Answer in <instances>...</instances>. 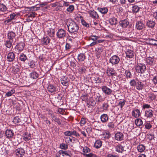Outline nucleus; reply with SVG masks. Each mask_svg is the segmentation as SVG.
Here are the masks:
<instances>
[{"label":"nucleus","instance_id":"obj_1","mask_svg":"<svg viewBox=\"0 0 157 157\" xmlns=\"http://www.w3.org/2000/svg\"><path fill=\"white\" fill-rule=\"evenodd\" d=\"M67 25L68 31L71 33L72 37L73 38L77 37L79 34L78 31L79 27L76 23L73 21H69Z\"/></svg>","mask_w":157,"mask_h":157},{"label":"nucleus","instance_id":"obj_2","mask_svg":"<svg viewBox=\"0 0 157 157\" xmlns=\"http://www.w3.org/2000/svg\"><path fill=\"white\" fill-rule=\"evenodd\" d=\"M146 69V65L145 64L141 63L138 64L135 67V69L136 71L138 73H144Z\"/></svg>","mask_w":157,"mask_h":157},{"label":"nucleus","instance_id":"obj_3","mask_svg":"<svg viewBox=\"0 0 157 157\" xmlns=\"http://www.w3.org/2000/svg\"><path fill=\"white\" fill-rule=\"evenodd\" d=\"M120 58L117 55H114L111 56L109 60V61L112 65L117 64L120 62Z\"/></svg>","mask_w":157,"mask_h":157},{"label":"nucleus","instance_id":"obj_4","mask_svg":"<svg viewBox=\"0 0 157 157\" xmlns=\"http://www.w3.org/2000/svg\"><path fill=\"white\" fill-rule=\"evenodd\" d=\"M56 35L58 38L63 39L66 36V31L64 29H59L57 32Z\"/></svg>","mask_w":157,"mask_h":157},{"label":"nucleus","instance_id":"obj_5","mask_svg":"<svg viewBox=\"0 0 157 157\" xmlns=\"http://www.w3.org/2000/svg\"><path fill=\"white\" fill-rule=\"evenodd\" d=\"M102 92L105 94L109 95L112 94V90L106 86H103L101 87Z\"/></svg>","mask_w":157,"mask_h":157},{"label":"nucleus","instance_id":"obj_6","mask_svg":"<svg viewBox=\"0 0 157 157\" xmlns=\"http://www.w3.org/2000/svg\"><path fill=\"white\" fill-rule=\"evenodd\" d=\"M106 73L109 76H116L117 73L114 69L110 67H108L106 70Z\"/></svg>","mask_w":157,"mask_h":157},{"label":"nucleus","instance_id":"obj_7","mask_svg":"<svg viewBox=\"0 0 157 157\" xmlns=\"http://www.w3.org/2000/svg\"><path fill=\"white\" fill-rule=\"evenodd\" d=\"M47 89L48 91L51 93L56 92L58 90V89L56 86L52 84H50L48 85L47 87Z\"/></svg>","mask_w":157,"mask_h":157},{"label":"nucleus","instance_id":"obj_8","mask_svg":"<svg viewBox=\"0 0 157 157\" xmlns=\"http://www.w3.org/2000/svg\"><path fill=\"white\" fill-rule=\"evenodd\" d=\"M15 152L16 155L19 157H22L25 154V151L23 148H17Z\"/></svg>","mask_w":157,"mask_h":157},{"label":"nucleus","instance_id":"obj_9","mask_svg":"<svg viewBox=\"0 0 157 157\" xmlns=\"http://www.w3.org/2000/svg\"><path fill=\"white\" fill-rule=\"evenodd\" d=\"M123 134L120 132H117L115 135V139L119 141H121L124 139Z\"/></svg>","mask_w":157,"mask_h":157},{"label":"nucleus","instance_id":"obj_10","mask_svg":"<svg viewBox=\"0 0 157 157\" xmlns=\"http://www.w3.org/2000/svg\"><path fill=\"white\" fill-rule=\"evenodd\" d=\"M15 54L13 52H10L7 55V60L8 62H13L15 59Z\"/></svg>","mask_w":157,"mask_h":157},{"label":"nucleus","instance_id":"obj_11","mask_svg":"<svg viewBox=\"0 0 157 157\" xmlns=\"http://www.w3.org/2000/svg\"><path fill=\"white\" fill-rule=\"evenodd\" d=\"M123 148V151H130L131 149V146L130 144L127 142L125 141L123 143V145L122 146Z\"/></svg>","mask_w":157,"mask_h":157},{"label":"nucleus","instance_id":"obj_12","mask_svg":"<svg viewBox=\"0 0 157 157\" xmlns=\"http://www.w3.org/2000/svg\"><path fill=\"white\" fill-rule=\"evenodd\" d=\"M69 79L66 77H63L61 79V83L63 86H68L69 85Z\"/></svg>","mask_w":157,"mask_h":157},{"label":"nucleus","instance_id":"obj_13","mask_svg":"<svg viewBox=\"0 0 157 157\" xmlns=\"http://www.w3.org/2000/svg\"><path fill=\"white\" fill-rule=\"evenodd\" d=\"M90 17L95 19H99V17L96 12L94 10H90L88 11Z\"/></svg>","mask_w":157,"mask_h":157},{"label":"nucleus","instance_id":"obj_14","mask_svg":"<svg viewBox=\"0 0 157 157\" xmlns=\"http://www.w3.org/2000/svg\"><path fill=\"white\" fill-rule=\"evenodd\" d=\"M120 25L123 28H126L128 25L129 22L127 19L121 21L119 22Z\"/></svg>","mask_w":157,"mask_h":157},{"label":"nucleus","instance_id":"obj_15","mask_svg":"<svg viewBox=\"0 0 157 157\" xmlns=\"http://www.w3.org/2000/svg\"><path fill=\"white\" fill-rule=\"evenodd\" d=\"M136 26L137 29L141 30L144 28V25L142 21H140L136 23Z\"/></svg>","mask_w":157,"mask_h":157},{"label":"nucleus","instance_id":"obj_16","mask_svg":"<svg viewBox=\"0 0 157 157\" xmlns=\"http://www.w3.org/2000/svg\"><path fill=\"white\" fill-rule=\"evenodd\" d=\"M126 56L127 58H131L134 56V52L133 51L131 50H128L125 52Z\"/></svg>","mask_w":157,"mask_h":157},{"label":"nucleus","instance_id":"obj_17","mask_svg":"<svg viewBox=\"0 0 157 157\" xmlns=\"http://www.w3.org/2000/svg\"><path fill=\"white\" fill-rule=\"evenodd\" d=\"M144 85V84L141 82L138 81L136 83L135 87L137 90H141L143 89Z\"/></svg>","mask_w":157,"mask_h":157},{"label":"nucleus","instance_id":"obj_18","mask_svg":"<svg viewBox=\"0 0 157 157\" xmlns=\"http://www.w3.org/2000/svg\"><path fill=\"white\" fill-rule=\"evenodd\" d=\"M100 118L102 123H105L108 121L109 117L107 114H103L101 116Z\"/></svg>","mask_w":157,"mask_h":157},{"label":"nucleus","instance_id":"obj_19","mask_svg":"<svg viewBox=\"0 0 157 157\" xmlns=\"http://www.w3.org/2000/svg\"><path fill=\"white\" fill-rule=\"evenodd\" d=\"M5 134L8 138H12L14 135V133L12 130H7Z\"/></svg>","mask_w":157,"mask_h":157},{"label":"nucleus","instance_id":"obj_20","mask_svg":"<svg viewBox=\"0 0 157 157\" xmlns=\"http://www.w3.org/2000/svg\"><path fill=\"white\" fill-rule=\"evenodd\" d=\"M50 39L48 37H43L41 40L42 44L44 45H47L50 43Z\"/></svg>","mask_w":157,"mask_h":157},{"label":"nucleus","instance_id":"obj_21","mask_svg":"<svg viewBox=\"0 0 157 157\" xmlns=\"http://www.w3.org/2000/svg\"><path fill=\"white\" fill-rule=\"evenodd\" d=\"M132 114L133 116L136 118L138 117L140 115V113L139 109H136L132 111Z\"/></svg>","mask_w":157,"mask_h":157},{"label":"nucleus","instance_id":"obj_22","mask_svg":"<svg viewBox=\"0 0 157 157\" xmlns=\"http://www.w3.org/2000/svg\"><path fill=\"white\" fill-rule=\"evenodd\" d=\"M23 138L25 141H27L31 139V135L27 132H25L23 134Z\"/></svg>","mask_w":157,"mask_h":157},{"label":"nucleus","instance_id":"obj_23","mask_svg":"<svg viewBox=\"0 0 157 157\" xmlns=\"http://www.w3.org/2000/svg\"><path fill=\"white\" fill-rule=\"evenodd\" d=\"M15 33L12 31L9 32L8 33V38L10 40H13V39L15 38Z\"/></svg>","mask_w":157,"mask_h":157},{"label":"nucleus","instance_id":"obj_24","mask_svg":"<svg viewBox=\"0 0 157 157\" xmlns=\"http://www.w3.org/2000/svg\"><path fill=\"white\" fill-rule=\"evenodd\" d=\"M30 77L33 79H36L39 76L38 74L36 71H33L30 74Z\"/></svg>","mask_w":157,"mask_h":157},{"label":"nucleus","instance_id":"obj_25","mask_svg":"<svg viewBox=\"0 0 157 157\" xmlns=\"http://www.w3.org/2000/svg\"><path fill=\"white\" fill-rule=\"evenodd\" d=\"M93 81L95 83H100L101 82V79L98 76H95L93 78Z\"/></svg>","mask_w":157,"mask_h":157},{"label":"nucleus","instance_id":"obj_26","mask_svg":"<svg viewBox=\"0 0 157 157\" xmlns=\"http://www.w3.org/2000/svg\"><path fill=\"white\" fill-rule=\"evenodd\" d=\"M153 111L151 109L146 110L145 111V115L146 116L148 117H152L153 116Z\"/></svg>","mask_w":157,"mask_h":157},{"label":"nucleus","instance_id":"obj_27","mask_svg":"<svg viewBox=\"0 0 157 157\" xmlns=\"http://www.w3.org/2000/svg\"><path fill=\"white\" fill-rule=\"evenodd\" d=\"M96 102L94 100H90L88 103L87 104L89 108H92L96 105Z\"/></svg>","mask_w":157,"mask_h":157},{"label":"nucleus","instance_id":"obj_28","mask_svg":"<svg viewBox=\"0 0 157 157\" xmlns=\"http://www.w3.org/2000/svg\"><path fill=\"white\" fill-rule=\"evenodd\" d=\"M115 148L116 151L119 153H122L123 151V148L122 146L121 145H117Z\"/></svg>","mask_w":157,"mask_h":157},{"label":"nucleus","instance_id":"obj_29","mask_svg":"<svg viewBox=\"0 0 157 157\" xmlns=\"http://www.w3.org/2000/svg\"><path fill=\"white\" fill-rule=\"evenodd\" d=\"M25 46V44L23 42H21L18 44L16 45V47L17 48L19 51H22L23 50L24 46Z\"/></svg>","mask_w":157,"mask_h":157},{"label":"nucleus","instance_id":"obj_30","mask_svg":"<svg viewBox=\"0 0 157 157\" xmlns=\"http://www.w3.org/2000/svg\"><path fill=\"white\" fill-rule=\"evenodd\" d=\"M52 120L54 121L55 122L57 123L58 124L60 125L61 124V120L58 118L56 116L53 115L52 117Z\"/></svg>","mask_w":157,"mask_h":157},{"label":"nucleus","instance_id":"obj_31","mask_svg":"<svg viewBox=\"0 0 157 157\" xmlns=\"http://www.w3.org/2000/svg\"><path fill=\"white\" fill-rule=\"evenodd\" d=\"M86 57L84 54L80 53L78 55V59L79 61H82L86 59Z\"/></svg>","mask_w":157,"mask_h":157},{"label":"nucleus","instance_id":"obj_32","mask_svg":"<svg viewBox=\"0 0 157 157\" xmlns=\"http://www.w3.org/2000/svg\"><path fill=\"white\" fill-rule=\"evenodd\" d=\"M13 40H7L5 43V44L6 46L8 48H10L12 45V43L13 42Z\"/></svg>","mask_w":157,"mask_h":157},{"label":"nucleus","instance_id":"obj_33","mask_svg":"<svg viewBox=\"0 0 157 157\" xmlns=\"http://www.w3.org/2000/svg\"><path fill=\"white\" fill-rule=\"evenodd\" d=\"M98 10L100 12L103 14L106 13L108 11V9L106 7L98 8Z\"/></svg>","mask_w":157,"mask_h":157},{"label":"nucleus","instance_id":"obj_34","mask_svg":"<svg viewBox=\"0 0 157 157\" xmlns=\"http://www.w3.org/2000/svg\"><path fill=\"white\" fill-rule=\"evenodd\" d=\"M102 144V141L100 140H98L94 143V146L96 148H98L101 147Z\"/></svg>","mask_w":157,"mask_h":157},{"label":"nucleus","instance_id":"obj_35","mask_svg":"<svg viewBox=\"0 0 157 157\" xmlns=\"http://www.w3.org/2000/svg\"><path fill=\"white\" fill-rule=\"evenodd\" d=\"M147 25L149 27L152 28L154 27L155 23L153 21L150 20L147 22Z\"/></svg>","mask_w":157,"mask_h":157},{"label":"nucleus","instance_id":"obj_36","mask_svg":"<svg viewBox=\"0 0 157 157\" xmlns=\"http://www.w3.org/2000/svg\"><path fill=\"white\" fill-rule=\"evenodd\" d=\"M135 123L137 126H140L142 125L143 121L140 119L138 118L135 121Z\"/></svg>","mask_w":157,"mask_h":157},{"label":"nucleus","instance_id":"obj_37","mask_svg":"<svg viewBox=\"0 0 157 157\" xmlns=\"http://www.w3.org/2000/svg\"><path fill=\"white\" fill-rule=\"evenodd\" d=\"M154 61V57H149L147 59V62L148 64L150 65H151L153 64Z\"/></svg>","mask_w":157,"mask_h":157},{"label":"nucleus","instance_id":"obj_38","mask_svg":"<svg viewBox=\"0 0 157 157\" xmlns=\"http://www.w3.org/2000/svg\"><path fill=\"white\" fill-rule=\"evenodd\" d=\"M19 59L21 61L25 62L27 59L26 56L23 53H21L19 56Z\"/></svg>","mask_w":157,"mask_h":157},{"label":"nucleus","instance_id":"obj_39","mask_svg":"<svg viewBox=\"0 0 157 157\" xmlns=\"http://www.w3.org/2000/svg\"><path fill=\"white\" fill-rule=\"evenodd\" d=\"M86 67L85 66H83L82 67H80L78 71L80 74H83L85 73L86 71Z\"/></svg>","mask_w":157,"mask_h":157},{"label":"nucleus","instance_id":"obj_40","mask_svg":"<svg viewBox=\"0 0 157 157\" xmlns=\"http://www.w3.org/2000/svg\"><path fill=\"white\" fill-rule=\"evenodd\" d=\"M137 149L139 151L142 152L145 150V147L144 145L140 144L138 146Z\"/></svg>","mask_w":157,"mask_h":157},{"label":"nucleus","instance_id":"obj_41","mask_svg":"<svg viewBox=\"0 0 157 157\" xmlns=\"http://www.w3.org/2000/svg\"><path fill=\"white\" fill-rule=\"evenodd\" d=\"M147 41H148V43H147V44L151 45H153L151 44H156V43H155L154 42V41H157V40H155L154 39H151V38H149L148 39H147Z\"/></svg>","mask_w":157,"mask_h":157},{"label":"nucleus","instance_id":"obj_42","mask_svg":"<svg viewBox=\"0 0 157 157\" xmlns=\"http://www.w3.org/2000/svg\"><path fill=\"white\" fill-rule=\"evenodd\" d=\"M110 24L112 25H115L117 23V19L115 17H113L109 20Z\"/></svg>","mask_w":157,"mask_h":157},{"label":"nucleus","instance_id":"obj_43","mask_svg":"<svg viewBox=\"0 0 157 157\" xmlns=\"http://www.w3.org/2000/svg\"><path fill=\"white\" fill-rule=\"evenodd\" d=\"M61 154L63 155V157H70V156L67 152V151L61 150L59 151Z\"/></svg>","mask_w":157,"mask_h":157},{"label":"nucleus","instance_id":"obj_44","mask_svg":"<svg viewBox=\"0 0 157 157\" xmlns=\"http://www.w3.org/2000/svg\"><path fill=\"white\" fill-rule=\"evenodd\" d=\"M6 6L3 4H0V11L2 12H5L6 10Z\"/></svg>","mask_w":157,"mask_h":157},{"label":"nucleus","instance_id":"obj_45","mask_svg":"<svg viewBox=\"0 0 157 157\" xmlns=\"http://www.w3.org/2000/svg\"><path fill=\"white\" fill-rule=\"evenodd\" d=\"M127 77L131 78L132 77V75L130 70H126L125 73Z\"/></svg>","mask_w":157,"mask_h":157},{"label":"nucleus","instance_id":"obj_46","mask_svg":"<svg viewBox=\"0 0 157 157\" xmlns=\"http://www.w3.org/2000/svg\"><path fill=\"white\" fill-rule=\"evenodd\" d=\"M29 66L30 67L33 68L35 67V62L33 60H32L29 61L28 63Z\"/></svg>","mask_w":157,"mask_h":157},{"label":"nucleus","instance_id":"obj_47","mask_svg":"<svg viewBox=\"0 0 157 157\" xmlns=\"http://www.w3.org/2000/svg\"><path fill=\"white\" fill-rule=\"evenodd\" d=\"M137 82L134 79L131 80L129 82V84L131 86H134L135 88Z\"/></svg>","mask_w":157,"mask_h":157},{"label":"nucleus","instance_id":"obj_48","mask_svg":"<svg viewBox=\"0 0 157 157\" xmlns=\"http://www.w3.org/2000/svg\"><path fill=\"white\" fill-rule=\"evenodd\" d=\"M107 125L109 129H113L114 128V123L113 122H109L108 123Z\"/></svg>","mask_w":157,"mask_h":157},{"label":"nucleus","instance_id":"obj_49","mask_svg":"<svg viewBox=\"0 0 157 157\" xmlns=\"http://www.w3.org/2000/svg\"><path fill=\"white\" fill-rule=\"evenodd\" d=\"M126 102V101L124 100H123L122 101H120L119 102L117 105L120 106L121 108L122 109L123 106L125 105Z\"/></svg>","mask_w":157,"mask_h":157},{"label":"nucleus","instance_id":"obj_50","mask_svg":"<svg viewBox=\"0 0 157 157\" xmlns=\"http://www.w3.org/2000/svg\"><path fill=\"white\" fill-rule=\"evenodd\" d=\"M48 34L49 36L51 37H52L54 36L55 34V31L54 29H52L50 30V32L49 31H48Z\"/></svg>","mask_w":157,"mask_h":157},{"label":"nucleus","instance_id":"obj_51","mask_svg":"<svg viewBox=\"0 0 157 157\" xmlns=\"http://www.w3.org/2000/svg\"><path fill=\"white\" fill-rule=\"evenodd\" d=\"M139 7L137 6H135L132 7V11L133 12L137 13L139 12Z\"/></svg>","mask_w":157,"mask_h":157},{"label":"nucleus","instance_id":"obj_52","mask_svg":"<svg viewBox=\"0 0 157 157\" xmlns=\"http://www.w3.org/2000/svg\"><path fill=\"white\" fill-rule=\"evenodd\" d=\"M81 98L83 101H86L88 99L87 94H85L84 95H82V96H81Z\"/></svg>","mask_w":157,"mask_h":157},{"label":"nucleus","instance_id":"obj_53","mask_svg":"<svg viewBox=\"0 0 157 157\" xmlns=\"http://www.w3.org/2000/svg\"><path fill=\"white\" fill-rule=\"evenodd\" d=\"M37 15L34 12H32L29 13L27 14V16L28 17H34L36 16V15Z\"/></svg>","mask_w":157,"mask_h":157},{"label":"nucleus","instance_id":"obj_54","mask_svg":"<svg viewBox=\"0 0 157 157\" xmlns=\"http://www.w3.org/2000/svg\"><path fill=\"white\" fill-rule=\"evenodd\" d=\"M99 38V37L96 36H91L90 37V40L94 41H97L98 39Z\"/></svg>","mask_w":157,"mask_h":157},{"label":"nucleus","instance_id":"obj_55","mask_svg":"<svg viewBox=\"0 0 157 157\" xmlns=\"http://www.w3.org/2000/svg\"><path fill=\"white\" fill-rule=\"evenodd\" d=\"M60 147L61 149L66 150L68 148V145L67 144L62 143L60 145Z\"/></svg>","mask_w":157,"mask_h":157},{"label":"nucleus","instance_id":"obj_56","mask_svg":"<svg viewBox=\"0 0 157 157\" xmlns=\"http://www.w3.org/2000/svg\"><path fill=\"white\" fill-rule=\"evenodd\" d=\"M104 48V46H99L97 48V52H98V53H101V52H102Z\"/></svg>","mask_w":157,"mask_h":157},{"label":"nucleus","instance_id":"obj_57","mask_svg":"<svg viewBox=\"0 0 157 157\" xmlns=\"http://www.w3.org/2000/svg\"><path fill=\"white\" fill-rule=\"evenodd\" d=\"M13 121L15 123L17 124L21 121V120L18 117H14Z\"/></svg>","mask_w":157,"mask_h":157},{"label":"nucleus","instance_id":"obj_58","mask_svg":"<svg viewBox=\"0 0 157 157\" xmlns=\"http://www.w3.org/2000/svg\"><path fill=\"white\" fill-rule=\"evenodd\" d=\"M15 92V91L13 90H11L10 91L7 92L6 94V96L7 97H10Z\"/></svg>","mask_w":157,"mask_h":157},{"label":"nucleus","instance_id":"obj_59","mask_svg":"<svg viewBox=\"0 0 157 157\" xmlns=\"http://www.w3.org/2000/svg\"><path fill=\"white\" fill-rule=\"evenodd\" d=\"M83 155L85 156L86 157H96V155L92 153H90L88 154H86V153H84Z\"/></svg>","mask_w":157,"mask_h":157},{"label":"nucleus","instance_id":"obj_60","mask_svg":"<svg viewBox=\"0 0 157 157\" xmlns=\"http://www.w3.org/2000/svg\"><path fill=\"white\" fill-rule=\"evenodd\" d=\"M20 67L18 65H16L14 67V71L15 73H17L19 72Z\"/></svg>","mask_w":157,"mask_h":157},{"label":"nucleus","instance_id":"obj_61","mask_svg":"<svg viewBox=\"0 0 157 157\" xmlns=\"http://www.w3.org/2000/svg\"><path fill=\"white\" fill-rule=\"evenodd\" d=\"M102 107L104 110H107L109 107V105L108 103L104 102L103 104Z\"/></svg>","mask_w":157,"mask_h":157},{"label":"nucleus","instance_id":"obj_62","mask_svg":"<svg viewBox=\"0 0 157 157\" xmlns=\"http://www.w3.org/2000/svg\"><path fill=\"white\" fill-rule=\"evenodd\" d=\"M90 151V149L87 147H84L83 149V152L85 153L89 152Z\"/></svg>","mask_w":157,"mask_h":157},{"label":"nucleus","instance_id":"obj_63","mask_svg":"<svg viewBox=\"0 0 157 157\" xmlns=\"http://www.w3.org/2000/svg\"><path fill=\"white\" fill-rule=\"evenodd\" d=\"M81 23L83 25L85 26L86 27H89V24L87 23L83 19H81Z\"/></svg>","mask_w":157,"mask_h":157},{"label":"nucleus","instance_id":"obj_64","mask_svg":"<svg viewBox=\"0 0 157 157\" xmlns=\"http://www.w3.org/2000/svg\"><path fill=\"white\" fill-rule=\"evenodd\" d=\"M74 9V6L73 5H70L67 9V11L68 12H71Z\"/></svg>","mask_w":157,"mask_h":157}]
</instances>
